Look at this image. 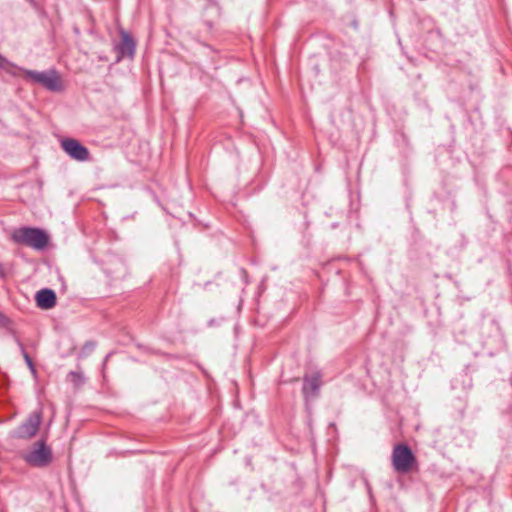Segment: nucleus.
Wrapping results in <instances>:
<instances>
[{
  "label": "nucleus",
  "instance_id": "obj_1",
  "mask_svg": "<svg viewBox=\"0 0 512 512\" xmlns=\"http://www.w3.org/2000/svg\"><path fill=\"white\" fill-rule=\"evenodd\" d=\"M20 72L25 81L40 85L48 91L60 92L64 89L61 75L56 69H49L42 72L20 69Z\"/></svg>",
  "mask_w": 512,
  "mask_h": 512
},
{
  "label": "nucleus",
  "instance_id": "obj_2",
  "mask_svg": "<svg viewBox=\"0 0 512 512\" xmlns=\"http://www.w3.org/2000/svg\"><path fill=\"white\" fill-rule=\"evenodd\" d=\"M11 239L21 245H26L36 250H43L49 242L47 233L34 227H21L15 229L11 235Z\"/></svg>",
  "mask_w": 512,
  "mask_h": 512
},
{
  "label": "nucleus",
  "instance_id": "obj_3",
  "mask_svg": "<svg viewBox=\"0 0 512 512\" xmlns=\"http://www.w3.org/2000/svg\"><path fill=\"white\" fill-rule=\"evenodd\" d=\"M23 460L32 467H48L53 461L52 448L46 443L45 439H40L23 455Z\"/></svg>",
  "mask_w": 512,
  "mask_h": 512
},
{
  "label": "nucleus",
  "instance_id": "obj_4",
  "mask_svg": "<svg viewBox=\"0 0 512 512\" xmlns=\"http://www.w3.org/2000/svg\"><path fill=\"white\" fill-rule=\"evenodd\" d=\"M393 469L400 474H407L417 464V459L412 449L407 444H397L391 454Z\"/></svg>",
  "mask_w": 512,
  "mask_h": 512
},
{
  "label": "nucleus",
  "instance_id": "obj_5",
  "mask_svg": "<svg viewBox=\"0 0 512 512\" xmlns=\"http://www.w3.org/2000/svg\"><path fill=\"white\" fill-rule=\"evenodd\" d=\"M43 411L41 408L29 414L26 420L19 425L16 430V436L21 439H29L34 437L41 425Z\"/></svg>",
  "mask_w": 512,
  "mask_h": 512
},
{
  "label": "nucleus",
  "instance_id": "obj_6",
  "mask_svg": "<svg viewBox=\"0 0 512 512\" xmlns=\"http://www.w3.org/2000/svg\"><path fill=\"white\" fill-rule=\"evenodd\" d=\"M120 41L114 45V50L117 53L116 63L124 58L133 59L136 51V41L133 36L121 28L119 30Z\"/></svg>",
  "mask_w": 512,
  "mask_h": 512
},
{
  "label": "nucleus",
  "instance_id": "obj_7",
  "mask_svg": "<svg viewBox=\"0 0 512 512\" xmlns=\"http://www.w3.org/2000/svg\"><path fill=\"white\" fill-rule=\"evenodd\" d=\"M60 146L71 159L78 162H86L91 158L88 148L74 138L62 139Z\"/></svg>",
  "mask_w": 512,
  "mask_h": 512
},
{
  "label": "nucleus",
  "instance_id": "obj_8",
  "mask_svg": "<svg viewBox=\"0 0 512 512\" xmlns=\"http://www.w3.org/2000/svg\"><path fill=\"white\" fill-rule=\"evenodd\" d=\"M322 375L320 372H314L311 375H305L303 378L302 393L306 400L316 397L321 387Z\"/></svg>",
  "mask_w": 512,
  "mask_h": 512
},
{
  "label": "nucleus",
  "instance_id": "obj_9",
  "mask_svg": "<svg viewBox=\"0 0 512 512\" xmlns=\"http://www.w3.org/2000/svg\"><path fill=\"white\" fill-rule=\"evenodd\" d=\"M36 304L41 309H51L56 305V294L52 289L44 288L36 293Z\"/></svg>",
  "mask_w": 512,
  "mask_h": 512
},
{
  "label": "nucleus",
  "instance_id": "obj_10",
  "mask_svg": "<svg viewBox=\"0 0 512 512\" xmlns=\"http://www.w3.org/2000/svg\"><path fill=\"white\" fill-rule=\"evenodd\" d=\"M67 381L70 382L74 388H80L85 383V377L81 370L70 371L67 374Z\"/></svg>",
  "mask_w": 512,
  "mask_h": 512
},
{
  "label": "nucleus",
  "instance_id": "obj_11",
  "mask_svg": "<svg viewBox=\"0 0 512 512\" xmlns=\"http://www.w3.org/2000/svg\"><path fill=\"white\" fill-rule=\"evenodd\" d=\"M15 341H16V343H17V345H18V347H19V349L21 351V354H22V356H23V358H24V360H25L29 370L31 371L32 374L35 375L36 374V367H35L32 359H31V357L27 353L24 344L22 343V341L18 337L15 338Z\"/></svg>",
  "mask_w": 512,
  "mask_h": 512
},
{
  "label": "nucleus",
  "instance_id": "obj_12",
  "mask_svg": "<svg viewBox=\"0 0 512 512\" xmlns=\"http://www.w3.org/2000/svg\"><path fill=\"white\" fill-rule=\"evenodd\" d=\"M0 68L8 72L9 74L13 76H17L16 71H20L22 69L21 67H17L15 64L10 62L8 59H6L4 56L0 54Z\"/></svg>",
  "mask_w": 512,
  "mask_h": 512
},
{
  "label": "nucleus",
  "instance_id": "obj_13",
  "mask_svg": "<svg viewBox=\"0 0 512 512\" xmlns=\"http://www.w3.org/2000/svg\"><path fill=\"white\" fill-rule=\"evenodd\" d=\"M12 321L0 311V327L10 329Z\"/></svg>",
  "mask_w": 512,
  "mask_h": 512
},
{
  "label": "nucleus",
  "instance_id": "obj_14",
  "mask_svg": "<svg viewBox=\"0 0 512 512\" xmlns=\"http://www.w3.org/2000/svg\"><path fill=\"white\" fill-rule=\"evenodd\" d=\"M95 347L96 343L94 341H87L82 347V353L87 355L92 352Z\"/></svg>",
  "mask_w": 512,
  "mask_h": 512
},
{
  "label": "nucleus",
  "instance_id": "obj_15",
  "mask_svg": "<svg viewBox=\"0 0 512 512\" xmlns=\"http://www.w3.org/2000/svg\"><path fill=\"white\" fill-rule=\"evenodd\" d=\"M6 277V271H5V268L4 266L0 263V278H5Z\"/></svg>",
  "mask_w": 512,
  "mask_h": 512
},
{
  "label": "nucleus",
  "instance_id": "obj_16",
  "mask_svg": "<svg viewBox=\"0 0 512 512\" xmlns=\"http://www.w3.org/2000/svg\"><path fill=\"white\" fill-rule=\"evenodd\" d=\"M112 353H109L106 355L105 359H104V362H103V369H105L106 365H107V362H108V359L109 357L111 356Z\"/></svg>",
  "mask_w": 512,
  "mask_h": 512
},
{
  "label": "nucleus",
  "instance_id": "obj_17",
  "mask_svg": "<svg viewBox=\"0 0 512 512\" xmlns=\"http://www.w3.org/2000/svg\"><path fill=\"white\" fill-rule=\"evenodd\" d=\"M509 382H510V385H511V387H512V373H511V376H510V378H509Z\"/></svg>",
  "mask_w": 512,
  "mask_h": 512
}]
</instances>
